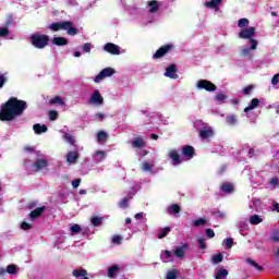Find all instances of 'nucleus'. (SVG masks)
<instances>
[{"label":"nucleus","mask_w":279,"mask_h":279,"mask_svg":"<svg viewBox=\"0 0 279 279\" xmlns=\"http://www.w3.org/2000/svg\"><path fill=\"white\" fill-rule=\"evenodd\" d=\"M7 274H16V265H9L7 267Z\"/></svg>","instance_id":"5fc2aeb1"},{"label":"nucleus","mask_w":279,"mask_h":279,"mask_svg":"<svg viewBox=\"0 0 279 279\" xmlns=\"http://www.w3.org/2000/svg\"><path fill=\"white\" fill-rule=\"evenodd\" d=\"M250 223H252V226H258V223H263V218L258 215H253L250 218Z\"/></svg>","instance_id":"c756f323"},{"label":"nucleus","mask_w":279,"mask_h":279,"mask_svg":"<svg viewBox=\"0 0 279 279\" xmlns=\"http://www.w3.org/2000/svg\"><path fill=\"white\" fill-rule=\"evenodd\" d=\"M205 234L208 239H215V231L213 229H206Z\"/></svg>","instance_id":"603ef678"},{"label":"nucleus","mask_w":279,"mask_h":279,"mask_svg":"<svg viewBox=\"0 0 279 279\" xmlns=\"http://www.w3.org/2000/svg\"><path fill=\"white\" fill-rule=\"evenodd\" d=\"M34 167L36 171H43V169H47V167H49V161H47V159L39 158L34 162Z\"/></svg>","instance_id":"2eb2a0df"},{"label":"nucleus","mask_w":279,"mask_h":279,"mask_svg":"<svg viewBox=\"0 0 279 279\" xmlns=\"http://www.w3.org/2000/svg\"><path fill=\"white\" fill-rule=\"evenodd\" d=\"M21 229L22 230H32V225H29V222L24 221L21 223Z\"/></svg>","instance_id":"13d9d810"},{"label":"nucleus","mask_w":279,"mask_h":279,"mask_svg":"<svg viewBox=\"0 0 279 279\" xmlns=\"http://www.w3.org/2000/svg\"><path fill=\"white\" fill-rule=\"evenodd\" d=\"M121 268L118 265H113L108 268V277L114 278Z\"/></svg>","instance_id":"cd10ccee"},{"label":"nucleus","mask_w":279,"mask_h":279,"mask_svg":"<svg viewBox=\"0 0 279 279\" xmlns=\"http://www.w3.org/2000/svg\"><path fill=\"white\" fill-rule=\"evenodd\" d=\"M154 166H151L149 162H144L142 165V171H151Z\"/></svg>","instance_id":"3c124183"},{"label":"nucleus","mask_w":279,"mask_h":279,"mask_svg":"<svg viewBox=\"0 0 279 279\" xmlns=\"http://www.w3.org/2000/svg\"><path fill=\"white\" fill-rule=\"evenodd\" d=\"M90 221H92V226L99 227L104 222V218L94 216L92 217Z\"/></svg>","instance_id":"473e14b6"},{"label":"nucleus","mask_w":279,"mask_h":279,"mask_svg":"<svg viewBox=\"0 0 279 279\" xmlns=\"http://www.w3.org/2000/svg\"><path fill=\"white\" fill-rule=\"evenodd\" d=\"M198 247L201 250H206V240H204V238L198 239Z\"/></svg>","instance_id":"6e6d98bb"},{"label":"nucleus","mask_w":279,"mask_h":279,"mask_svg":"<svg viewBox=\"0 0 279 279\" xmlns=\"http://www.w3.org/2000/svg\"><path fill=\"white\" fill-rule=\"evenodd\" d=\"M84 53H90V43H86L83 45Z\"/></svg>","instance_id":"bf43d9fd"},{"label":"nucleus","mask_w":279,"mask_h":279,"mask_svg":"<svg viewBox=\"0 0 279 279\" xmlns=\"http://www.w3.org/2000/svg\"><path fill=\"white\" fill-rule=\"evenodd\" d=\"M12 25H14V17L12 14H9L3 27L0 28V38L10 36V27H12Z\"/></svg>","instance_id":"0eeeda50"},{"label":"nucleus","mask_w":279,"mask_h":279,"mask_svg":"<svg viewBox=\"0 0 279 279\" xmlns=\"http://www.w3.org/2000/svg\"><path fill=\"white\" fill-rule=\"evenodd\" d=\"M47 210L46 206L37 207L36 209L32 210L29 214L31 221H34V219H38V217H43V213Z\"/></svg>","instance_id":"4468645a"},{"label":"nucleus","mask_w":279,"mask_h":279,"mask_svg":"<svg viewBox=\"0 0 279 279\" xmlns=\"http://www.w3.org/2000/svg\"><path fill=\"white\" fill-rule=\"evenodd\" d=\"M186 247H189V244L178 246L174 251V256H177V258H184V254H186Z\"/></svg>","instance_id":"a211bd4d"},{"label":"nucleus","mask_w":279,"mask_h":279,"mask_svg":"<svg viewBox=\"0 0 279 279\" xmlns=\"http://www.w3.org/2000/svg\"><path fill=\"white\" fill-rule=\"evenodd\" d=\"M80 184H82V179H75L72 181V186L74 189H77V186H80Z\"/></svg>","instance_id":"052dcab7"},{"label":"nucleus","mask_w":279,"mask_h":279,"mask_svg":"<svg viewBox=\"0 0 279 279\" xmlns=\"http://www.w3.org/2000/svg\"><path fill=\"white\" fill-rule=\"evenodd\" d=\"M49 29L52 32H60L62 29L63 32H68L69 36H76L78 34V29L73 26V22L65 21V22H54L50 24Z\"/></svg>","instance_id":"f03ea898"},{"label":"nucleus","mask_w":279,"mask_h":279,"mask_svg":"<svg viewBox=\"0 0 279 279\" xmlns=\"http://www.w3.org/2000/svg\"><path fill=\"white\" fill-rule=\"evenodd\" d=\"M26 108L27 101L11 97L1 105L0 121H14L17 117H23Z\"/></svg>","instance_id":"f257e3e1"},{"label":"nucleus","mask_w":279,"mask_h":279,"mask_svg":"<svg viewBox=\"0 0 279 279\" xmlns=\"http://www.w3.org/2000/svg\"><path fill=\"white\" fill-rule=\"evenodd\" d=\"M182 210V207L178 204H172L170 207H168V214L169 215H180V211Z\"/></svg>","instance_id":"5701e85b"},{"label":"nucleus","mask_w":279,"mask_h":279,"mask_svg":"<svg viewBox=\"0 0 279 279\" xmlns=\"http://www.w3.org/2000/svg\"><path fill=\"white\" fill-rule=\"evenodd\" d=\"M207 223H208V219L198 218L194 221L193 226H195V228H199V226H206Z\"/></svg>","instance_id":"f704fd0d"},{"label":"nucleus","mask_w":279,"mask_h":279,"mask_svg":"<svg viewBox=\"0 0 279 279\" xmlns=\"http://www.w3.org/2000/svg\"><path fill=\"white\" fill-rule=\"evenodd\" d=\"M254 36H256V28L254 26H251L248 28H243L239 33V38H242L243 40H248L251 44V50H256V47H258V40L254 39Z\"/></svg>","instance_id":"7ed1b4c3"},{"label":"nucleus","mask_w":279,"mask_h":279,"mask_svg":"<svg viewBox=\"0 0 279 279\" xmlns=\"http://www.w3.org/2000/svg\"><path fill=\"white\" fill-rule=\"evenodd\" d=\"M31 45L35 49H45L49 45V35L45 34H33L29 37Z\"/></svg>","instance_id":"20e7f679"},{"label":"nucleus","mask_w":279,"mask_h":279,"mask_svg":"<svg viewBox=\"0 0 279 279\" xmlns=\"http://www.w3.org/2000/svg\"><path fill=\"white\" fill-rule=\"evenodd\" d=\"M211 262L214 265H219V263H223V254L217 253L211 257Z\"/></svg>","instance_id":"2f4dec72"},{"label":"nucleus","mask_w":279,"mask_h":279,"mask_svg":"<svg viewBox=\"0 0 279 279\" xmlns=\"http://www.w3.org/2000/svg\"><path fill=\"white\" fill-rule=\"evenodd\" d=\"M247 25H250V20L243 17L240 19L238 22V27L243 28V27H247Z\"/></svg>","instance_id":"58836bf2"},{"label":"nucleus","mask_w":279,"mask_h":279,"mask_svg":"<svg viewBox=\"0 0 279 279\" xmlns=\"http://www.w3.org/2000/svg\"><path fill=\"white\" fill-rule=\"evenodd\" d=\"M82 230V227L80 225H73L70 227V231L72 234H80V231Z\"/></svg>","instance_id":"79ce46f5"},{"label":"nucleus","mask_w":279,"mask_h":279,"mask_svg":"<svg viewBox=\"0 0 279 279\" xmlns=\"http://www.w3.org/2000/svg\"><path fill=\"white\" fill-rule=\"evenodd\" d=\"M106 138H108V133H106L105 131H99V132L97 133V140H98L99 142L106 141Z\"/></svg>","instance_id":"37998d69"},{"label":"nucleus","mask_w":279,"mask_h":279,"mask_svg":"<svg viewBox=\"0 0 279 279\" xmlns=\"http://www.w3.org/2000/svg\"><path fill=\"white\" fill-rule=\"evenodd\" d=\"M178 278V269H172L167 272L166 279H177Z\"/></svg>","instance_id":"ea45409f"},{"label":"nucleus","mask_w":279,"mask_h":279,"mask_svg":"<svg viewBox=\"0 0 279 279\" xmlns=\"http://www.w3.org/2000/svg\"><path fill=\"white\" fill-rule=\"evenodd\" d=\"M272 210H276L277 213H279V203H275Z\"/></svg>","instance_id":"0e129e2a"},{"label":"nucleus","mask_w":279,"mask_h":279,"mask_svg":"<svg viewBox=\"0 0 279 279\" xmlns=\"http://www.w3.org/2000/svg\"><path fill=\"white\" fill-rule=\"evenodd\" d=\"M121 241H123V238L121 235H114L112 238V243H114L117 245H121Z\"/></svg>","instance_id":"864d4df0"},{"label":"nucleus","mask_w":279,"mask_h":279,"mask_svg":"<svg viewBox=\"0 0 279 279\" xmlns=\"http://www.w3.org/2000/svg\"><path fill=\"white\" fill-rule=\"evenodd\" d=\"M48 114H49L50 121H56L58 119V111L56 110H50Z\"/></svg>","instance_id":"de8ad7c7"},{"label":"nucleus","mask_w":279,"mask_h":279,"mask_svg":"<svg viewBox=\"0 0 279 279\" xmlns=\"http://www.w3.org/2000/svg\"><path fill=\"white\" fill-rule=\"evenodd\" d=\"M270 186H274L275 189H278V187H279V179H278V177H274V178L270 180Z\"/></svg>","instance_id":"09e8293b"},{"label":"nucleus","mask_w":279,"mask_h":279,"mask_svg":"<svg viewBox=\"0 0 279 279\" xmlns=\"http://www.w3.org/2000/svg\"><path fill=\"white\" fill-rule=\"evenodd\" d=\"M228 276V269H219L216 274L215 279H223Z\"/></svg>","instance_id":"c9c22d12"},{"label":"nucleus","mask_w":279,"mask_h":279,"mask_svg":"<svg viewBox=\"0 0 279 279\" xmlns=\"http://www.w3.org/2000/svg\"><path fill=\"white\" fill-rule=\"evenodd\" d=\"M148 8H149L148 12L150 14H154V13L158 12V10H160V4H158V1L151 0L148 2Z\"/></svg>","instance_id":"412c9836"},{"label":"nucleus","mask_w":279,"mask_h":279,"mask_svg":"<svg viewBox=\"0 0 279 279\" xmlns=\"http://www.w3.org/2000/svg\"><path fill=\"white\" fill-rule=\"evenodd\" d=\"M211 215L216 219H225L226 218V214L223 211H219V210L213 211Z\"/></svg>","instance_id":"c03bdc74"},{"label":"nucleus","mask_w":279,"mask_h":279,"mask_svg":"<svg viewBox=\"0 0 279 279\" xmlns=\"http://www.w3.org/2000/svg\"><path fill=\"white\" fill-rule=\"evenodd\" d=\"M197 88H199V90H207V93H215L217 85L208 80H199L197 82Z\"/></svg>","instance_id":"6e6552de"},{"label":"nucleus","mask_w":279,"mask_h":279,"mask_svg":"<svg viewBox=\"0 0 279 279\" xmlns=\"http://www.w3.org/2000/svg\"><path fill=\"white\" fill-rule=\"evenodd\" d=\"M173 49H175V46H173V44H166V45L161 46L153 54V59L154 60H160V58H165V56H167V53H169V51H173Z\"/></svg>","instance_id":"39448f33"},{"label":"nucleus","mask_w":279,"mask_h":279,"mask_svg":"<svg viewBox=\"0 0 279 279\" xmlns=\"http://www.w3.org/2000/svg\"><path fill=\"white\" fill-rule=\"evenodd\" d=\"M278 77H279V73L272 76L271 78L272 86H277V84L279 83Z\"/></svg>","instance_id":"680f3d73"},{"label":"nucleus","mask_w":279,"mask_h":279,"mask_svg":"<svg viewBox=\"0 0 279 279\" xmlns=\"http://www.w3.org/2000/svg\"><path fill=\"white\" fill-rule=\"evenodd\" d=\"M247 53H250V48H244V49L242 50V54H243V56H247Z\"/></svg>","instance_id":"774afa93"},{"label":"nucleus","mask_w":279,"mask_h":279,"mask_svg":"<svg viewBox=\"0 0 279 279\" xmlns=\"http://www.w3.org/2000/svg\"><path fill=\"white\" fill-rule=\"evenodd\" d=\"M5 75H8V73H0V88L5 86V82H8V77H5Z\"/></svg>","instance_id":"49530a36"},{"label":"nucleus","mask_w":279,"mask_h":279,"mask_svg":"<svg viewBox=\"0 0 279 279\" xmlns=\"http://www.w3.org/2000/svg\"><path fill=\"white\" fill-rule=\"evenodd\" d=\"M169 158L173 161V165H182V159L178 150L172 149L169 151Z\"/></svg>","instance_id":"dca6fc26"},{"label":"nucleus","mask_w":279,"mask_h":279,"mask_svg":"<svg viewBox=\"0 0 279 279\" xmlns=\"http://www.w3.org/2000/svg\"><path fill=\"white\" fill-rule=\"evenodd\" d=\"M169 232H171V228H169V227L160 229L158 239H165V236H167L169 234Z\"/></svg>","instance_id":"e433bc0d"},{"label":"nucleus","mask_w":279,"mask_h":279,"mask_svg":"<svg viewBox=\"0 0 279 279\" xmlns=\"http://www.w3.org/2000/svg\"><path fill=\"white\" fill-rule=\"evenodd\" d=\"M97 119H100L101 121H104V119L106 118V116L104 113H98L95 116Z\"/></svg>","instance_id":"e2e57ef3"},{"label":"nucleus","mask_w":279,"mask_h":279,"mask_svg":"<svg viewBox=\"0 0 279 279\" xmlns=\"http://www.w3.org/2000/svg\"><path fill=\"white\" fill-rule=\"evenodd\" d=\"M52 45H56L57 47H64L69 45V39L65 37H54L52 39Z\"/></svg>","instance_id":"6ab92c4d"},{"label":"nucleus","mask_w":279,"mask_h":279,"mask_svg":"<svg viewBox=\"0 0 279 279\" xmlns=\"http://www.w3.org/2000/svg\"><path fill=\"white\" fill-rule=\"evenodd\" d=\"M89 104H94V105H101L104 104V96H101V93H99V90H95L90 98H89Z\"/></svg>","instance_id":"ddd939ff"},{"label":"nucleus","mask_w":279,"mask_h":279,"mask_svg":"<svg viewBox=\"0 0 279 279\" xmlns=\"http://www.w3.org/2000/svg\"><path fill=\"white\" fill-rule=\"evenodd\" d=\"M135 219H137V220L143 219V213H137V214L135 215Z\"/></svg>","instance_id":"338daca9"},{"label":"nucleus","mask_w":279,"mask_h":279,"mask_svg":"<svg viewBox=\"0 0 279 279\" xmlns=\"http://www.w3.org/2000/svg\"><path fill=\"white\" fill-rule=\"evenodd\" d=\"M225 245L227 247V250H232V246L234 245V239L229 238L226 240Z\"/></svg>","instance_id":"a18cd8bd"},{"label":"nucleus","mask_w":279,"mask_h":279,"mask_svg":"<svg viewBox=\"0 0 279 279\" xmlns=\"http://www.w3.org/2000/svg\"><path fill=\"white\" fill-rule=\"evenodd\" d=\"M165 77H170V80H178V69L173 63L166 69Z\"/></svg>","instance_id":"f8f14e48"},{"label":"nucleus","mask_w":279,"mask_h":279,"mask_svg":"<svg viewBox=\"0 0 279 279\" xmlns=\"http://www.w3.org/2000/svg\"><path fill=\"white\" fill-rule=\"evenodd\" d=\"M270 241H274V243H279V231H275L272 235L270 236Z\"/></svg>","instance_id":"8fccbe9b"},{"label":"nucleus","mask_w":279,"mask_h":279,"mask_svg":"<svg viewBox=\"0 0 279 279\" xmlns=\"http://www.w3.org/2000/svg\"><path fill=\"white\" fill-rule=\"evenodd\" d=\"M130 206V198L124 197L119 203V208H128Z\"/></svg>","instance_id":"4c0bfd02"},{"label":"nucleus","mask_w":279,"mask_h":279,"mask_svg":"<svg viewBox=\"0 0 279 279\" xmlns=\"http://www.w3.org/2000/svg\"><path fill=\"white\" fill-rule=\"evenodd\" d=\"M239 119L236 118L235 114H229L226 117V123H228L231 126L236 125Z\"/></svg>","instance_id":"bb28decb"},{"label":"nucleus","mask_w":279,"mask_h":279,"mask_svg":"<svg viewBox=\"0 0 279 279\" xmlns=\"http://www.w3.org/2000/svg\"><path fill=\"white\" fill-rule=\"evenodd\" d=\"M63 138L66 141V143H70V145H75V138H73V135L65 133Z\"/></svg>","instance_id":"a19ab883"},{"label":"nucleus","mask_w":279,"mask_h":279,"mask_svg":"<svg viewBox=\"0 0 279 279\" xmlns=\"http://www.w3.org/2000/svg\"><path fill=\"white\" fill-rule=\"evenodd\" d=\"M245 260L248 265H251V267H254V269H256V271H265V268H263V266H260L258 263H256V260H254L252 258H246Z\"/></svg>","instance_id":"b1692460"},{"label":"nucleus","mask_w":279,"mask_h":279,"mask_svg":"<svg viewBox=\"0 0 279 279\" xmlns=\"http://www.w3.org/2000/svg\"><path fill=\"white\" fill-rule=\"evenodd\" d=\"M132 145L136 149H143V147H145V141H143L141 137H135L132 142Z\"/></svg>","instance_id":"a878e982"},{"label":"nucleus","mask_w":279,"mask_h":279,"mask_svg":"<svg viewBox=\"0 0 279 279\" xmlns=\"http://www.w3.org/2000/svg\"><path fill=\"white\" fill-rule=\"evenodd\" d=\"M104 50L107 51V53H111V56H121V48L112 43L106 44Z\"/></svg>","instance_id":"9b49d317"},{"label":"nucleus","mask_w":279,"mask_h":279,"mask_svg":"<svg viewBox=\"0 0 279 279\" xmlns=\"http://www.w3.org/2000/svg\"><path fill=\"white\" fill-rule=\"evenodd\" d=\"M221 3V0H210L205 3L206 8H209L210 10H217V5Z\"/></svg>","instance_id":"7c9ffc66"},{"label":"nucleus","mask_w":279,"mask_h":279,"mask_svg":"<svg viewBox=\"0 0 279 279\" xmlns=\"http://www.w3.org/2000/svg\"><path fill=\"white\" fill-rule=\"evenodd\" d=\"M254 90V85H247L246 87H244L243 93L244 95H250V93H252Z\"/></svg>","instance_id":"4d7b16f0"},{"label":"nucleus","mask_w":279,"mask_h":279,"mask_svg":"<svg viewBox=\"0 0 279 279\" xmlns=\"http://www.w3.org/2000/svg\"><path fill=\"white\" fill-rule=\"evenodd\" d=\"M33 130L35 134H45L47 132L48 128L47 125H41L40 123L34 124Z\"/></svg>","instance_id":"4be33fe9"},{"label":"nucleus","mask_w":279,"mask_h":279,"mask_svg":"<svg viewBox=\"0 0 279 279\" xmlns=\"http://www.w3.org/2000/svg\"><path fill=\"white\" fill-rule=\"evenodd\" d=\"M199 136L206 141V138H213L215 136V131L213 128L208 126L207 123H204V128L199 130Z\"/></svg>","instance_id":"9d476101"},{"label":"nucleus","mask_w":279,"mask_h":279,"mask_svg":"<svg viewBox=\"0 0 279 279\" xmlns=\"http://www.w3.org/2000/svg\"><path fill=\"white\" fill-rule=\"evenodd\" d=\"M220 191L228 194L234 193V185H232V183L230 182L222 183V185L220 186Z\"/></svg>","instance_id":"aec40b11"},{"label":"nucleus","mask_w":279,"mask_h":279,"mask_svg":"<svg viewBox=\"0 0 279 279\" xmlns=\"http://www.w3.org/2000/svg\"><path fill=\"white\" fill-rule=\"evenodd\" d=\"M80 160V155H77V151H70L66 155V162L70 165H75Z\"/></svg>","instance_id":"f3484780"},{"label":"nucleus","mask_w":279,"mask_h":279,"mask_svg":"<svg viewBox=\"0 0 279 279\" xmlns=\"http://www.w3.org/2000/svg\"><path fill=\"white\" fill-rule=\"evenodd\" d=\"M215 99L216 101H219V104H223V101L228 99V96L226 95V93L220 92L215 96Z\"/></svg>","instance_id":"72a5a7b5"},{"label":"nucleus","mask_w":279,"mask_h":279,"mask_svg":"<svg viewBox=\"0 0 279 279\" xmlns=\"http://www.w3.org/2000/svg\"><path fill=\"white\" fill-rule=\"evenodd\" d=\"M259 104H260V100L258 98H253L251 100V105L244 108V112H250V110H254L255 108H258Z\"/></svg>","instance_id":"393cba45"},{"label":"nucleus","mask_w":279,"mask_h":279,"mask_svg":"<svg viewBox=\"0 0 279 279\" xmlns=\"http://www.w3.org/2000/svg\"><path fill=\"white\" fill-rule=\"evenodd\" d=\"M24 151H34V147L32 146H25Z\"/></svg>","instance_id":"69168bd1"},{"label":"nucleus","mask_w":279,"mask_h":279,"mask_svg":"<svg viewBox=\"0 0 279 279\" xmlns=\"http://www.w3.org/2000/svg\"><path fill=\"white\" fill-rule=\"evenodd\" d=\"M49 104L51 106H56L58 104L59 106H64V100L60 96H56L49 100Z\"/></svg>","instance_id":"c85d7f7f"},{"label":"nucleus","mask_w":279,"mask_h":279,"mask_svg":"<svg viewBox=\"0 0 279 279\" xmlns=\"http://www.w3.org/2000/svg\"><path fill=\"white\" fill-rule=\"evenodd\" d=\"M181 154L186 160H193L195 157V148L191 145H184L181 149Z\"/></svg>","instance_id":"1a4fd4ad"},{"label":"nucleus","mask_w":279,"mask_h":279,"mask_svg":"<svg viewBox=\"0 0 279 279\" xmlns=\"http://www.w3.org/2000/svg\"><path fill=\"white\" fill-rule=\"evenodd\" d=\"M117 71L112 68H105L102 69L99 74L94 78L95 84H99L102 82V80H106V77H112Z\"/></svg>","instance_id":"423d86ee"}]
</instances>
